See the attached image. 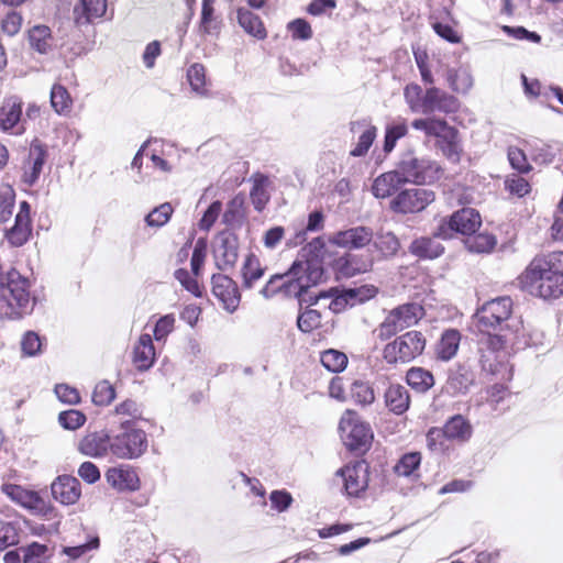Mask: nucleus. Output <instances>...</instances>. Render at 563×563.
I'll return each instance as SVG.
<instances>
[{"label": "nucleus", "instance_id": "nucleus-1", "mask_svg": "<svg viewBox=\"0 0 563 563\" xmlns=\"http://www.w3.org/2000/svg\"><path fill=\"white\" fill-rule=\"evenodd\" d=\"M323 278V268L317 261H295L288 272L283 275H274L261 289V295L272 298L278 292L286 297H296L299 308L305 303H318L325 296H312L309 289L318 285Z\"/></svg>", "mask_w": 563, "mask_h": 563}, {"label": "nucleus", "instance_id": "nucleus-2", "mask_svg": "<svg viewBox=\"0 0 563 563\" xmlns=\"http://www.w3.org/2000/svg\"><path fill=\"white\" fill-rule=\"evenodd\" d=\"M554 261L563 262V252L549 260L534 258L521 276L522 287L531 295L543 299L563 295V273L554 268Z\"/></svg>", "mask_w": 563, "mask_h": 563}, {"label": "nucleus", "instance_id": "nucleus-3", "mask_svg": "<svg viewBox=\"0 0 563 563\" xmlns=\"http://www.w3.org/2000/svg\"><path fill=\"white\" fill-rule=\"evenodd\" d=\"M32 307L27 279L16 269L0 265V319L19 318Z\"/></svg>", "mask_w": 563, "mask_h": 563}, {"label": "nucleus", "instance_id": "nucleus-4", "mask_svg": "<svg viewBox=\"0 0 563 563\" xmlns=\"http://www.w3.org/2000/svg\"><path fill=\"white\" fill-rule=\"evenodd\" d=\"M404 98L411 112L427 115L435 112L450 114L460 106L454 96L433 86L423 91L418 84L407 85Z\"/></svg>", "mask_w": 563, "mask_h": 563}, {"label": "nucleus", "instance_id": "nucleus-5", "mask_svg": "<svg viewBox=\"0 0 563 563\" xmlns=\"http://www.w3.org/2000/svg\"><path fill=\"white\" fill-rule=\"evenodd\" d=\"M120 432L112 437V455L121 460H135L142 456L148 446L144 430L135 428L131 419L119 422Z\"/></svg>", "mask_w": 563, "mask_h": 563}, {"label": "nucleus", "instance_id": "nucleus-6", "mask_svg": "<svg viewBox=\"0 0 563 563\" xmlns=\"http://www.w3.org/2000/svg\"><path fill=\"white\" fill-rule=\"evenodd\" d=\"M399 174L406 183L431 184L441 176V167L424 156H418L413 151L404 153L397 165Z\"/></svg>", "mask_w": 563, "mask_h": 563}, {"label": "nucleus", "instance_id": "nucleus-7", "mask_svg": "<svg viewBox=\"0 0 563 563\" xmlns=\"http://www.w3.org/2000/svg\"><path fill=\"white\" fill-rule=\"evenodd\" d=\"M512 311L510 297H499L485 302L474 314V321L483 332L509 329L508 321Z\"/></svg>", "mask_w": 563, "mask_h": 563}, {"label": "nucleus", "instance_id": "nucleus-8", "mask_svg": "<svg viewBox=\"0 0 563 563\" xmlns=\"http://www.w3.org/2000/svg\"><path fill=\"white\" fill-rule=\"evenodd\" d=\"M341 439L350 451H366L373 440L369 424L353 410H346L339 423Z\"/></svg>", "mask_w": 563, "mask_h": 563}, {"label": "nucleus", "instance_id": "nucleus-9", "mask_svg": "<svg viewBox=\"0 0 563 563\" xmlns=\"http://www.w3.org/2000/svg\"><path fill=\"white\" fill-rule=\"evenodd\" d=\"M424 347L423 334L418 331H408L385 345L383 357L388 364L408 363L419 356Z\"/></svg>", "mask_w": 563, "mask_h": 563}, {"label": "nucleus", "instance_id": "nucleus-10", "mask_svg": "<svg viewBox=\"0 0 563 563\" xmlns=\"http://www.w3.org/2000/svg\"><path fill=\"white\" fill-rule=\"evenodd\" d=\"M481 223L482 219L477 210L463 208L454 212L449 220L442 219L434 235L443 240L453 238L454 233L470 235L477 231Z\"/></svg>", "mask_w": 563, "mask_h": 563}, {"label": "nucleus", "instance_id": "nucleus-11", "mask_svg": "<svg viewBox=\"0 0 563 563\" xmlns=\"http://www.w3.org/2000/svg\"><path fill=\"white\" fill-rule=\"evenodd\" d=\"M434 192L427 188L400 191L391 201L390 209L398 213H415L424 210L433 200Z\"/></svg>", "mask_w": 563, "mask_h": 563}, {"label": "nucleus", "instance_id": "nucleus-12", "mask_svg": "<svg viewBox=\"0 0 563 563\" xmlns=\"http://www.w3.org/2000/svg\"><path fill=\"white\" fill-rule=\"evenodd\" d=\"M1 490L13 501L20 504L24 508L33 510L38 515L46 517L53 510L52 507L36 492L24 489L20 485L3 484L1 486Z\"/></svg>", "mask_w": 563, "mask_h": 563}, {"label": "nucleus", "instance_id": "nucleus-13", "mask_svg": "<svg viewBox=\"0 0 563 563\" xmlns=\"http://www.w3.org/2000/svg\"><path fill=\"white\" fill-rule=\"evenodd\" d=\"M0 130L11 135H22L25 132L22 102L16 97L5 99L0 107Z\"/></svg>", "mask_w": 563, "mask_h": 563}, {"label": "nucleus", "instance_id": "nucleus-14", "mask_svg": "<svg viewBox=\"0 0 563 563\" xmlns=\"http://www.w3.org/2000/svg\"><path fill=\"white\" fill-rule=\"evenodd\" d=\"M112 437L104 430L86 433L78 442L77 450L93 459L107 457L112 454Z\"/></svg>", "mask_w": 563, "mask_h": 563}, {"label": "nucleus", "instance_id": "nucleus-15", "mask_svg": "<svg viewBox=\"0 0 563 563\" xmlns=\"http://www.w3.org/2000/svg\"><path fill=\"white\" fill-rule=\"evenodd\" d=\"M212 294L222 302L223 308L234 312L241 300L236 283L227 275L213 274L211 278Z\"/></svg>", "mask_w": 563, "mask_h": 563}, {"label": "nucleus", "instance_id": "nucleus-16", "mask_svg": "<svg viewBox=\"0 0 563 563\" xmlns=\"http://www.w3.org/2000/svg\"><path fill=\"white\" fill-rule=\"evenodd\" d=\"M367 464L365 462H356L346 465L338 471V475L342 477L344 489L349 496H358L368 485Z\"/></svg>", "mask_w": 563, "mask_h": 563}, {"label": "nucleus", "instance_id": "nucleus-17", "mask_svg": "<svg viewBox=\"0 0 563 563\" xmlns=\"http://www.w3.org/2000/svg\"><path fill=\"white\" fill-rule=\"evenodd\" d=\"M31 232L30 205L22 201L14 219V225L5 231V238L12 246L19 247L26 243Z\"/></svg>", "mask_w": 563, "mask_h": 563}, {"label": "nucleus", "instance_id": "nucleus-18", "mask_svg": "<svg viewBox=\"0 0 563 563\" xmlns=\"http://www.w3.org/2000/svg\"><path fill=\"white\" fill-rule=\"evenodd\" d=\"M46 158V147L40 142H33L31 144L27 158L23 165L22 180L24 184L33 186L38 180Z\"/></svg>", "mask_w": 563, "mask_h": 563}, {"label": "nucleus", "instance_id": "nucleus-19", "mask_svg": "<svg viewBox=\"0 0 563 563\" xmlns=\"http://www.w3.org/2000/svg\"><path fill=\"white\" fill-rule=\"evenodd\" d=\"M216 264L219 269L227 271L238 261V239L229 232H221L214 247Z\"/></svg>", "mask_w": 563, "mask_h": 563}, {"label": "nucleus", "instance_id": "nucleus-20", "mask_svg": "<svg viewBox=\"0 0 563 563\" xmlns=\"http://www.w3.org/2000/svg\"><path fill=\"white\" fill-rule=\"evenodd\" d=\"M53 497L63 505H74L81 496L79 481L70 475L58 476L51 485Z\"/></svg>", "mask_w": 563, "mask_h": 563}, {"label": "nucleus", "instance_id": "nucleus-21", "mask_svg": "<svg viewBox=\"0 0 563 563\" xmlns=\"http://www.w3.org/2000/svg\"><path fill=\"white\" fill-rule=\"evenodd\" d=\"M373 239V232L366 227H355L339 231L331 238V243L344 249H361Z\"/></svg>", "mask_w": 563, "mask_h": 563}, {"label": "nucleus", "instance_id": "nucleus-22", "mask_svg": "<svg viewBox=\"0 0 563 563\" xmlns=\"http://www.w3.org/2000/svg\"><path fill=\"white\" fill-rule=\"evenodd\" d=\"M107 483L120 492H134L140 487L136 472L130 466L111 467L106 473Z\"/></svg>", "mask_w": 563, "mask_h": 563}, {"label": "nucleus", "instance_id": "nucleus-23", "mask_svg": "<svg viewBox=\"0 0 563 563\" xmlns=\"http://www.w3.org/2000/svg\"><path fill=\"white\" fill-rule=\"evenodd\" d=\"M155 361V347L152 336L147 333L140 335L133 349V364L143 372L150 369Z\"/></svg>", "mask_w": 563, "mask_h": 563}, {"label": "nucleus", "instance_id": "nucleus-24", "mask_svg": "<svg viewBox=\"0 0 563 563\" xmlns=\"http://www.w3.org/2000/svg\"><path fill=\"white\" fill-rule=\"evenodd\" d=\"M29 44L32 49L40 54H48L55 46V38L49 26L36 24L27 32Z\"/></svg>", "mask_w": 563, "mask_h": 563}, {"label": "nucleus", "instance_id": "nucleus-25", "mask_svg": "<svg viewBox=\"0 0 563 563\" xmlns=\"http://www.w3.org/2000/svg\"><path fill=\"white\" fill-rule=\"evenodd\" d=\"M443 428L449 441L453 442L465 443L473 434L471 422L462 415H455L449 418Z\"/></svg>", "mask_w": 563, "mask_h": 563}, {"label": "nucleus", "instance_id": "nucleus-26", "mask_svg": "<svg viewBox=\"0 0 563 563\" xmlns=\"http://www.w3.org/2000/svg\"><path fill=\"white\" fill-rule=\"evenodd\" d=\"M405 181L398 169L379 175L372 185V192L376 198L391 196Z\"/></svg>", "mask_w": 563, "mask_h": 563}, {"label": "nucleus", "instance_id": "nucleus-27", "mask_svg": "<svg viewBox=\"0 0 563 563\" xmlns=\"http://www.w3.org/2000/svg\"><path fill=\"white\" fill-rule=\"evenodd\" d=\"M106 11L107 0H80V3L75 7L74 13L76 22L82 25L103 16Z\"/></svg>", "mask_w": 563, "mask_h": 563}, {"label": "nucleus", "instance_id": "nucleus-28", "mask_svg": "<svg viewBox=\"0 0 563 563\" xmlns=\"http://www.w3.org/2000/svg\"><path fill=\"white\" fill-rule=\"evenodd\" d=\"M415 130L422 131L426 136L435 137L437 141L452 133L453 126L449 125L444 119L427 117L415 119L411 123Z\"/></svg>", "mask_w": 563, "mask_h": 563}, {"label": "nucleus", "instance_id": "nucleus-29", "mask_svg": "<svg viewBox=\"0 0 563 563\" xmlns=\"http://www.w3.org/2000/svg\"><path fill=\"white\" fill-rule=\"evenodd\" d=\"M221 19L214 13V0H202L201 16L198 25L200 35H218L221 29Z\"/></svg>", "mask_w": 563, "mask_h": 563}, {"label": "nucleus", "instance_id": "nucleus-30", "mask_svg": "<svg viewBox=\"0 0 563 563\" xmlns=\"http://www.w3.org/2000/svg\"><path fill=\"white\" fill-rule=\"evenodd\" d=\"M385 402L390 411L396 415L406 412L410 405V396L402 385H390L385 393Z\"/></svg>", "mask_w": 563, "mask_h": 563}, {"label": "nucleus", "instance_id": "nucleus-31", "mask_svg": "<svg viewBox=\"0 0 563 563\" xmlns=\"http://www.w3.org/2000/svg\"><path fill=\"white\" fill-rule=\"evenodd\" d=\"M409 251L417 257L432 260L439 257L443 253L444 247L437 241V236L433 234V238L422 236L412 241Z\"/></svg>", "mask_w": 563, "mask_h": 563}, {"label": "nucleus", "instance_id": "nucleus-32", "mask_svg": "<svg viewBox=\"0 0 563 563\" xmlns=\"http://www.w3.org/2000/svg\"><path fill=\"white\" fill-rule=\"evenodd\" d=\"M460 342L461 333L457 330L449 329L444 331L437 344V357L444 362L452 360L457 353Z\"/></svg>", "mask_w": 563, "mask_h": 563}, {"label": "nucleus", "instance_id": "nucleus-33", "mask_svg": "<svg viewBox=\"0 0 563 563\" xmlns=\"http://www.w3.org/2000/svg\"><path fill=\"white\" fill-rule=\"evenodd\" d=\"M245 198L242 194L234 196L228 203L222 216V223L230 228H240L246 217Z\"/></svg>", "mask_w": 563, "mask_h": 563}, {"label": "nucleus", "instance_id": "nucleus-34", "mask_svg": "<svg viewBox=\"0 0 563 563\" xmlns=\"http://www.w3.org/2000/svg\"><path fill=\"white\" fill-rule=\"evenodd\" d=\"M238 22L250 35L260 40L266 37V30L261 18L249 9L240 8L238 10Z\"/></svg>", "mask_w": 563, "mask_h": 563}, {"label": "nucleus", "instance_id": "nucleus-35", "mask_svg": "<svg viewBox=\"0 0 563 563\" xmlns=\"http://www.w3.org/2000/svg\"><path fill=\"white\" fill-rule=\"evenodd\" d=\"M407 384L419 394L427 393L434 386L433 374L422 367H411L406 374Z\"/></svg>", "mask_w": 563, "mask_h": 563}, {"label": "nucleus", "instance_id": "nucleus-36", "mask_svg": "<svg viewBox=\"0 0 563 563\" xmlns=\"http://www.w3.org/2000/svg\"><path fill=\"white\" fill-rule=\"evenodd\" d=\"M51 106L53 110L59 115H68L73 108V99L66 89L60 84L53 85L51 89Z\"/></svg>", "mask_w": 563, "mask_h": 563}, {"label": "nucleus", "instance_id": "nucleus-37", "mask_svg": "<svg viewBox=\"0 0 563 563\" xmlns=\"http://www.w3.org/2000/svg\"><path fill=\"white\" fill-rule=\"evenodd\" d=\"M268 183V177L265 175H256L254 177L250 197L255 210L258 212L263 211L269 201V194L267 191Z\"/></svg>", "mask_w": 563, "mask_h": 563}, {"label": "nucleus", "instance_id": "nucleus-38", "mask_svg": "<svg viewBox=\"0 0 563 563\" xmlns=\"http://www.w3.org/2000/svg\"><path fill=\"white\" fill-rule=\"evenodd\" d=\"M352 400L362 407L372 405L375 401V391L369 382L355 379L350 386Z\"/></svg>", "mask_w": 563, "mask_h": 563}, {"label": "nucleus", "instance_id": "nucleus-39", "mask_svg": "<svg viewBox=\"0 0 563 563\" xmlns=\"http://www.w3.org/2000/svg\"><path fill=\"white\" fill-rule=\"evenodd\" d=\"M446 81L450 88L459 93L467 92L473 86V77L466 68L449 69Z\"/></svg>", "mask_w": 563, "mask_h": 563}, {"label": "nucleus", "instance_id": "nucleus-40", "mask_svg": "<svg viewBox=\"0 0 563 563\" xmlns=\"http://www.w3.org/2000/svg\"><path fill=\"white\" fill-rule=\"evenodd\" d=\"M187 79L194 92L201 97L209 96L206 68L202 64H192L187 70Z\"/></svg>", "mask_w": 563, "mask_h": 563}, {"label": "nucleus", "instance_id": "nucleus-41", "mask_svg": "<svg viewBox=\"0 0 563 563\" xmlns=\"http://www.w3.org/2000/svg\"><path fill=\"white\" fill-rule=\"evenodd\" d=\"M329 291H331V299L327 307L329 311L333 313H340L344 311L349 306H354L356 302V289H347L339 292L336 289L332 288Z\"/></svg>", "mask_w": 563, "mask_h": 563}, {"label": "nucleus", "instance_id": "nucleus-42", "mask_svg": "<svg viewBox=\"0 0 563 563\" xmlns=\"http://www.w3.org/2000/svg\"><path fill=\"white\" fill-rule=\"evenodd\" d=\"M496 243V238L489 233H472L464 241L465 247L472 253H489Z\"/></svg>", "mask_w": 563, "mask_h": 563}, {"label": "nucleus", "instance_id": "nucleus-43", "mask_svg": "<svg viewBox=\"0 0 563 563\" xmlns=\"http://www.w3.org/2000/svg\"><path fill=\"white\" fill-rule=\"evenodd\" d=\"M265 269L261 266L258 258L254 255H249L242 267V286L251 289L254 284L261 279L264 275Z\"/></svg>", "mask_w": 563, "mask_h": 563}, {"label": "nucleus", "instance_id": "nucleus-44", "mask_svg": "<svg viewBox=\"0 0 563 563\" xmlns=\"http://www.w3.org/2000/svg\"><path fill=\"white\" fill-rule=\"evenodd\" d=\"M408 133V125L405 119H397L386 126L384 151L391 152L399 139Z\"/></svg>", "mask_w": 563, "mask_h": 563}, {"label": "nucleus", "instance_id": "nucleus-45", "mask_svg": "<svg viewBox=\"0 0 563 563\" xmlns=\"http://www.w3.org/2000/svg\"><path fill=\"white\" fill-rule=\"evenodd\" d=\"M23 554V563H49V549L46 544L32 542L20 548Z\"/></svg>", "mask_w": 563, "mask_h": 563}, {"label": "nucleus", "instance_id": "nucleus-46", "mask_svg": "<svg viewBox=\"0 0 563 563\" xmlns=\"http://www.w3.org/2000/svg\"><path fill=\"white\" fill-rule=\"evenodd\" d=\"M322 318V311L320 309L306 307L305 310L300 309L297 325L300 331L309 333L321 325Z\"/></svg>", "mask_w": 563, "mask_h": 563}, {"label": "nucleus", "instance_id": "nucleus-47", "mask_svg": "<svg viewBox=\"0 0 563 563\" xmlns=\"http://www.w3.org/2000/svg\"><path fill=\"white\" fill-rule=\"evenodd\" d=\"M320 361L322 365L332 373L344 371L349 362L345 353L334 349L322 352Z\"/></svg>", "mask_w": 563, "mask_h": 563}, {"label": "nucleus", "instance_id": "nucleus-48", "mask_svg": "<svg viewBox=\"0 0 563 563\" xmlns=\"http://www.w3.org/2000/svg\"><path fill=\"white\" fill-rule=\"evenodd\" d=\"M374 245L386 257L395 255L400 247L398 238L390 231L377 233Z\"/></svg>", "mask_w": 563, "mask_h": 563}, {"label": "nucleus", "instance_id": "nucleus-49", "mask_svg": "<svg viewBox=\"0 0 563 563\" xmlns=\"http://www.w3.org/2000/svg\"><path fill=\"white\" fill-rule=\"evenodd\" d=\"M457 130L452 129V133L437 141L438 146L442 151L443 155L452 162H459L461 146L457 139Z\"/></svg>", "mask_w": 563, "mask_h": 563}, {"label": "nucleus", "instance_id": "nucleus-50", "mask_svg": "<svg viewBox=\"0 0 563 563\" xmlns=\"http://www.w3.org/2000/svg\"><path fill=\"white\" fill-rule=\"evenodd\" d=\"M15 205V194L10 186L0 187V222H7L12 217Z\"/></svg>", "mask_w": 563, "mask_h": 563}, {"label": "nucleus", "instance_id": "nucleus-51", "mask_svg": "<svg viewBox=\"0 0 563 563\" xmlns=\"http://www.w3.org/2000/svg\"><path fill=\"white\" fill-rule=\"evenodd\" d=\"M400 319L402 327L406 329L415 324L421 317L422 308L417 303H406L394 309Z\"/></svg>", "mask_w": 563, "mask_h": 563}, {"label": "nucleus", "instance_id": "nucleus-52", "mask_svg": "<svg viewBox=\"0 0 563 563\" xmlns=\"http://www.w3.org/2000/svg\"><path fill=\"white\" fill-rule=\"evenodd\" d=\"M376 126H367L364 129L358 137L354 148L351 150L350 155L354 157H362L367 154L374 140L376 139Z\"/></svg>", "mask_w": 563, "mask_h": 563}, {"label": "nucleus", "instance_id": "nucleus-53", "mask_svg": "<svg viewBox=\"0 0 563 563\" xmlns=\"http://www.w3.org/2000/svg\"><path fill=\"white\" fill-rule=\"evenodd\" d=\"M448 441L449 438L443 427L431 428L426 435L428 449L435 453L444 452L448 449Z\"/></svg>", "mask_w": 563, "mask_h": 563}, {"label": "nucleus", "instance_id": "nucleus-54", "mask_svg": "<svg viewBox=\"0 0 563 563\" xmlns=\"http://www.w3.org/2000/svg\"><path fill=\"white\" fill-rule=\"evenodd\" d=\"M421 455L418 452H411L402 455L395 465V472L400 476H410L419 467Z\"/></svg>", "mask_w": 563, "mask_h": 563}, {"label": "nucleus", "instance_id": "nucleus-55", "mask_svg": "<svg viewBox=\"0 0 563 563\" xmlns=\"http://www.w3.org/2000/svg\"><path fill=\"white\" fill-rule=\"evenodd\" d=\"M172 213V205L165 202L156 207L152 212H150L145 218V222L148 227L161 228L168 222Z\"/></svg>", "mask_w": 563, "mask_h": 563}, {"label": "nucleus", "instance_id": "nucleus-56", "mask_svg": "<svg viewBox=\"0 0 563 563\" xmlns=\"http://www.w3.org/2000/svg\"><path fill=\"white\" fill-rule=\"evenodd\" d=\"M59 424L66 430H77L86 422V416L76 409L62 411L58 415Z\"/></svg>", "mask_w": 563, "mask_h": 563}, {"label": "nucleus", "instance_id": "nucleus-57", "mask_svg": "<svg viewBox=\"0 0 563 563\" xmlns=\"http://www.w3.org/2000/svg\"><path fill=\"white\" fill-rule=\"evenodd\" d=\"M115 397V390L108 380L99 382L92 391V401L97 406H107Z\"/></svg>", "mask_w": 563, "mask_h": 563}, {"label": "nucleus", "instance_id": "nucleus-58", "mask_svg": "<svg viewBox=\"0 0 563 563\" xmlns=\"http://www.w3.org/2000/svg\"><path fill=\"white\" fill-rule=\"evenodd\" d=\"M505 341L503 339V335H494L488 339V344L492 345L493 350L489 351L487 354L482 353L481 355V363L484 371L494 373L496 371V366L494 364V354L495 352L500 349L504 345Z\"/></svg>", "mask_w": 563, "mask_h": 563}, {"label": "nucleus", "instance_id": "nucleus-59", "mask_svg": "<svg viewBox=\"0 0 563 563\" xmlns=\"http://www.w3.org/2000/svg\"><path fill=\"white\" fill-rule=\"evenodd\" d=\"M16 543H19V533L15 525L0 521V551Z\"/></svg>", "mask_w": 563, "mask_h": 563}, {"label": "nucleus", "instance_id": "nucleus-60", "mask_svg": "<svg viewBox=\"0 0 563 563\" xmlns=\"http://www.w3.org/2000/svg\"><path fill=\"white\" fill-rule=\"evenodd\" d=\"M114 413L120 417L119 422L124 419H131L132 424H134V421L142 416L137 404L131 399H126L119 404L114 409Z\"/></svg>", "mask_w": 563, "mask_h": 563}, {"label": "nucleus", "instance_id": "nucleus-61", "mask_svg": "<svg viewBox=\"0 0 563 563\" xmlns=\"http://www.w3.org/2000/svg\"><path fill=\"white\" fill-rule=\"evenodd\" d=\"M175 278L180 283V285L190 294L196 297H201V290L199 284L195 277L190 275V273L185 268H179L175 271Z\"/></svg>", "mask_w": 563, "mask_h": 563}, {"label": "nucleus", "instance_id": "nucleus-62", "mask_svg": "<svg viewBox=\"0 0 563 563\" xmlns=\"http://www.w3.org/2000/svg\"><path fill=\"white\" fill-rule=\"evenodd\" d=\"M42 341L37 333L27 331L21 341L22 352L27 356H35L41 352Z\"/></svg>", "mask_w": 563, "mask_h": 563}, {"label": "nucleus", "instance_id": "nucleus-63", "mask_svg": "<svg viewBox=\"0 0 563 563\" xmlns=\"http://www.w3.org/2000/svg\"><path fill=\"white\" fill-rule=\"evenodd\" d=\"M287 27L295 40L307 41L312 37L311 26L303 19H296L289 22Z\"/></svg>", "mask_w": 563, "mask_h": 563}, {"label": "nucleus", "instance_id": "nucleus-64", "mask_svg": "<svg viewBox=\"0 0 563 563\" xmlns=\"http://www.w3.org/2000/svg\"><path fill=\"white\" fill-rule=\"evenodd\" d=\"M508 159L511 167L519 173H528L531 169L530 164L527 161L526 154L518 147L508 148Z\"/></svg>", "mask_w": 563, "mask_h": 563}]
</instances>
